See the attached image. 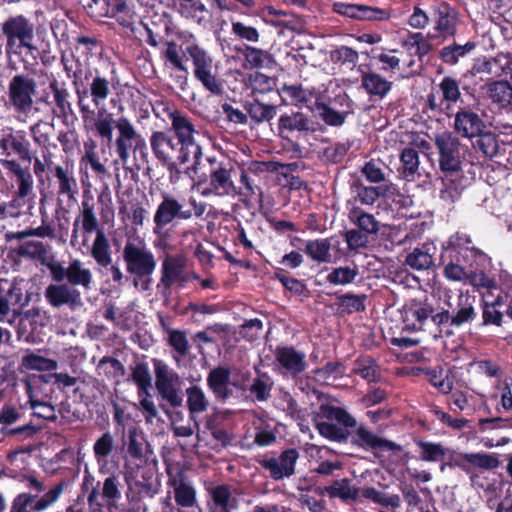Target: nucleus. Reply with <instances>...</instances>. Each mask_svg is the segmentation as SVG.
<instances>
[{
    "label": "nucleus",
    "mask_w": 512,
    "mask_h": 512,
    "mask_svg": "<svg viewBox=\"0 0 512 512\" xmlns=\"http://www.w3.org/2000/svg\"><path fill=\"white\" fill-rule=\"evenodd\" d=\"M171 125L162 131H153L149 137L150 148L154 157L170 173L179 175L183 167L197 171L202 160L201 145L196 140L199 134L191 118L174 110L169 114Z\"/></svg>",
    "instance_id": "nucleus-1"
},
{
    "label": "nucleus",
    "mask_w": 512,
    "mask_h": 512,
    "mask_svg": "<svg viewBox=\"0 0 512 512\" xmlns=\"http://www.w3.org/2000/svg\"><path fill=\"white\" fill-rule=\"evenodd\" d=\"M36 149L26 129L6 126L1 130L0 167L17 185L13 199L8 204L11 208H20L33 195L34 177L30 162Z\"/></svg>",
    "instance_id": "nucleus-2"
},
{
    "label": "nucleus",
    "mask_w": 512,
    "mask_h": 512,
    "mask_svg": "<svg viewBox=\"0 0 512 512\" xmlns=\"http://www.w3.org/2000/svg\"><path fill=\"white\" fill-rule=\"evenodd\" d=\"M88 129L94 130L108 145L113 143L115 153L124 168L130 159L131 151L140 152L143 157H147L146 141L127 117L121 116L115 120L111 113L101 108L98 109L94 125Z\"/></svg>",
    "instance_id": "nucleus-3"
},
{
    "label": "nucleus",
    "mask_w": 512,
    "mask_h": 512,
    "mask_svg": "<svg viewBox=\"0 0 512 512\" xmlns=\"http://www.w3.org/2000/svg\"><path fill=\"white\" fill-rule=\"evenodd\" d=\"M95 200L90 193L82 196L79 213L72 224L70 243L75 246L78 238H83V245H86L88 237L95 233V238L90 247V256L99 268H107L111 264V245L109 239L100 226L95 212Z\"/></svg>",
    "instance_id": "nucleus-4"
},
{
    "label": "nucleus",
    "mask_w": 512,
    "mask_h": 512,
    "mask_svg": "<svg viewBox=\"0 0 512 512\" xmlns=\"http://www.w3.org/2000/svg\"><path fill=\"white\" fill-rule=\"evenodd\" d=\"M189 207L179 198L168 192L161 193V200L153 214L152 232L156 236V246H165L171 237V231L181 222L193 218H201L206 210V204L189 198Z\"/></svg>",
    "instance_id": "nucleus-5"
},
{
    "label": "nucleus",
    "mask_w": 512,
    "mask_h": 512,
    "mask_svg": "<svg viewBox=\"0 0 512 512\" xmlns=\"http://www.w3.org/2000/svg\"><path fill=\"white\" fill-rule=\"evenodd\" d=\"M113 81L114 77L112 73L107 74L97 67L91 66L88 72L85 73L83 82L75 92V95L77 97L79 112L86 129L94 125L95 120H97L95 110L90 108L86 100L90 98L93 105L97 108L103 106L112 92Z\"/></svg>",
    "instance_id": "nucleus-6"
},
{
    "label": "nucleus",
    "mask_w": 512,
    "mask_h": 512,
    "mask_svg": "<svg viewBox=\"0 0 512 512\" xmlns=\"http://www.w3.org/2000/svg\"><path fill=\"white\" fill-rule=\"evenodd\" d=\"M122 258L127 273L133 278V286L143 292L150 291L153 284L152 275L157 266L153 252L142 242L128 240L124 245Z\"/></svg>",
    "instance_id": "nucleus-7"
},
{
    "label": "nucleus",
    "mask_w": 512,
    "mask_h": 512,
    "mask_svg": "<svg viewBox=\"0 0 512 512\" xmlns=\"http://www.w3.org/2000/svg\"><path fill=\"white\" fill-rule=\"evenodd\" d=\"M1 31L6 38L5 52L8 58V67L17 70L11 57L17 56L27 68V61L23 57V50H36L34 41V24L23 15L10 16L1 25Z\"/></svg>",
    "instance_id": "nucleus-8"
},
{
    "label": "nucleus",
    "mask_w": 512,
    "mask_h": 512,
    "mask_svg": "<svg viewBox=\"0 0 512 512\" xmlns=\"http://www.w3.org/2000/svg\"><path fill=\"white\" fill-rule=\"evenodd\" d=\"M183 56L192 62L193 76L213 96L225 93L224 80L217 75V66L210 53L196 43H188L182 50Z\"/></svg>",
    "instance_id": "nucleus-9"
},
{
    "label": "nucleus",
    "mask_w": 512,
    "mask_h": 512,
    "mask_svg": "<svg viewBox=\"0 0 512 512\" xmlns=\"http://www.w3.org/2000/svg\"><path fill=\"white\" fill-rule=\"evenodd\" d=\"M71 94L64 81L60 82L54 75L49 78L48 87L43 89L36 102L50 107L52 113L68 124L69 120H75L76 114L71 102Z\"/></svg>",
    "instance_id": "nucleus-10"
},
{
    "label": "nucleus",
    "mask_w": 512,
    "mask_h": 512,
    "mask_svg": "<svg viewBox=\"0 0 512 512\" xmlns=\"http://www.w3.org/2000/svg\"><path fill=\"white\" fill-rule=\"evenodd\" d=\"M37 82L34 77L25 73H17L8 82L7 96L9 107L18 114H28L35 104Z\"/></svg>",
    "instance_id": "nucleus-11"
},
{
    "label": "nucleus",
    "mask_w": 512,
    "mask_h": 512,
    "mask_svg": "<svg viewBox=\"0 0 512 512\" xmlns=\"http://www.w3.org/2000/svg\"><path fill=\"white\" fill-rule=\"evenodd\" d=\"M325 128L312 120L306 113L300 110H290L280 114L277 122V136L286 142H292L294 138L307 136L316 132H324Z\"/></svg>",
    "instance_id": "nucleus-12"
},
{
    "label": "nucleus",
    "mask_w": 512,
    "mask_h": 512,
    "mask_svg": "<svg viewBox=\"0 0 512 512\" xmlns=\"http://www.w3.org/2000/svg\"><path fill=\"white\" fill-rule=\"evenodd\" d=\"M153 365L155 387L158 396L172 408L182 406L183 397L181 395V379L179 374L170 369L169 366L160 359H153Z\"/></svg>",
    "instance_id": "nucleus-13"
},
{
    "label": "nucleus",
    "mask_w": 512,
    "mask_h": 512,
    "mask_svg": "<svg viewBox=\"0 0 512 512\" xmlns=\"http://www.w3.org/2000/svg\"><path fill=\"white\" fill-rule=\"evenodd\" d=\"M487 288L488 293L481 304L483 319L481 325L501 326L504 314L512 318V299H509V295L503 293L492 280H488Z\"/></svg>",
    "instance_id": "nucleus-14"
},
{
    "label": "nucleus",
    "mask_w": 512,
    "mask_h": 512,
    "mask_svg": "<svg viewBox=\"0 0 512 512\" xmlns=\"http://www.w3.org/2000/svg\"><path fill=\"white\" fill-rule=\"evenodd\" d=\"M434 145L439 154V167L445 174H458L461 171V143L450 131L437 133Z\"/></svg>",
    "instance_id": "nucleus-15"
},
{
    "label": "nucleus",
    "mask_w": 512,
    "mask_h": 512,
    "mask_svg": "<svg viewBox=\"0 0 512 512\" xmlns=\"http://www.w3.org/2000/svg\"><path fill=\"white\" fill-rule=\"evenodd\" d=\"M49 272L54 282L61 283L66 280V284L74 288L81 286L88 290L93 282L91 270L85 268L79 259H73L67 267L57 260L55 264L49 266Z\"/></svg>",
    "instance_id": "nucleus-16"
},
{
    "label": "nucleus",
    "mask_w": 512,
    "mask_h": 512,
    "mask_svg": "<svg viewBox=\"0 0 512 512\" xmlns=\"http://www.w3.org/2000/svg\"><path fill=\"white\" fill-rule=\"evenodd\" d=\"M207 160L210 164L209 192L219 197L236 196L237 187L231 177L232 165L215 157H208Z\"/></svg>",
    "instance_id": "nucleus-17"
},
{
    "label": "nucleus",
    "mask_w": 512,
    "mask_h": 512,
    "mask_svg": "<svg viewBox=\"0 0 512 512\" xmlns=\"http://www.w3.org/2000/svg\"><path fill=\"white\" fill-rule=\"evenodd\" d=\"M186 259L180 255H167L161 264V277L157 285L162 292L170 291L177 285L184 288L190 281L189 272L185 271Z\"/></svg>",
    "instance_id": "nucleus-18"
},
{
    "label": "nucleus",
    "mask_w": 512,
    "mask_h": 512,
    "mask_svg": "<svg viewBox=\"0 0 512 512\" xmlns=\"http://www.w3.org/2000/svg\"><path fill=\"white\" fill-rule=\"evenodd\" d=\"M430 18L434 30L444 39L453 38L457 34L459 13L445 1L434 2L430 7Z\"/></svg>",
    "instance_id": "nucleus-19"
},
{
    "label": "nucleus",
    "mask_w": 512,
    "mask_h": 512,
    "mask_svg": "<svg viewBox=\"0 0 512 512\" xmlns=\"http://www.w3.org/2000/svg\"><path fill=\"white\" fill-rule=\"evenodd\" d=\"M66 487L65 481H60L53 488L47 491L41 499L35 500L36 496L26 493L18 494L12 502L10 512H41L53 505Z\"/></svg>",
    "instance_id": "nucleus-20"
},
{
    "label": "nucleus",
    "mask_w": 512,
    "mask_h": 512,
    "mask_svg": "<svg viewBox=\"0 0 512 512\" xmlns=\"http://www.w3.org/2000/svg\"><path fill=\"white\" fill-rule=\"evenodd\" d=\"M402 320V331L416 332L424 329L434 307L427 301L411 299L399 310Z\"/></svg>",
    "instance_id": "nucleus-21"
},
{
    "label": "nucleus",
    "mask_w": 512,
    "mask_h": 512,
    "mask_svg": "<svg viewBox=\"0 0 512 512\" xmlns=\"http://www.w3.org/2000/svg\"><path fill=\"white\" fill-rule=\"evenodd\" d=\"M351 443L365 451H371L376 457L379 452H400L402 446L394 441L383 438L367 429L363 424L359 425L352 436Z\"/></svg>",
    "instance_id": "nucleus-22"
},
{
    "label": "nucleus",
    "mask_w": 512,
    "mask_h": 512,
    "mask_svg": "<svg viewBox=\"0 0 512 512\" xmlns=\"http://www.w3.org/2000/svg\"><path fill=\"white\" fill-rule=\"evenodd\" d=\"M44 296L47 303L53 308L66 306L70 310L75 311L83 306L81 292L77 288L63 282H55V284L48 285Z\"/></svg>",
    "instance_id": "nucleus-23"
},
{
    "label": "nucleus",
    "mask_w": 512,
    "mask_h": 512,
    "mask_svg": "<svg viewBox=\"0 0 512 512\" xmlns=\"http://www.w3.org/2000/svg\"><path fill=\"white\" fill-rule=\"evenodd\" d=\"M299 458V453L295 448H288L281 452L278 458H264L259 463L269 472L273 480L289 478L295 473V465Z\"/></svg>",
    "instance_id": "nucleus-24"
},
{
    "label": "nucleus",
    "mask_w": 512,
    "mask_h": 512,
    "mask_svg": "<svg viewBox=\"0 0 512 512\" xmlns=\"http://www.w3.org/2000/svg\"><path fill=\"white\" fill-rule=\"evenodd\" d=\"M333 11L339 15L357 20L383 21L390 18L388 10L362 4L335 2Z\"/></svg>",
    "instance_id": "nucleus-25"
},
{
    "label": "nucleus",
    "mask_w": 512,
    "mask_h": 512,
    "mask_svg": "<svg viewBox=\"0 0 512 512\" xmlns=\"http://www.w3.org/2000/svg\"><path fill=\"white\" fill-rule=\"evenodd\" d=\"M307 109L330 127H341L345 124L348 116L352 114L349 103L347 110H336L330 103L324 101L321 95H318L311 105H307Z\"/></svg>",
    "instance_id": "nucleus-26"
},
{
    "label": "nucleus",
    "mask_w": 512,
    "mask_h": 512,
    "mask_svg": "<svg viewBox=\"0 0 512 512\" xmlns=\"http://www.w3.org/2000/svg\"><path fill=\"white\" fill-rule=\"evenodd\" d=\"M231 370L226 366H217L211 369L207 375L206 382L209 390L212 392L214 398L222 403H225L233 395L231 385Z\"/></svg>",
    "instance_id": "nucleus-27"
},
{
    "label": "nucleus",
    "mask_w": 512,
    "mask_h": 512,
    "mask_svg": "<svg viewBox=\"0 0 512 512\" xmlns=\"http://www.w3.org/2000/svg\"><path fill=\"white\" fill-rule=\"evenodd\" d=\"M274 357L281 368L292 376H297L307 369L306 355L293 346L278 345Z\"/></svg>",
    "instance_id": "nucleus-28"
},
{
    "label": "nucleus",
    "mask_w": 512,
    "mask_h": 512,
    "mask_svg": "<svg viewBox=\"0 0 512 512\" xmlns=\"http://www.w3.org/2000/svg\"><path fill=\"white\" fill-rule=\"evenodd\" d=\"M454 129L463 138L472 139L486 130V124L478 113L460 108L455 114Z\"/></svg>",
    "instance_id": "nucleus-29"
},
{
    "label": "nucleus",
    "mask_w": 512,
    "mask_h": 512,
    "mask_svg": "<svg viewBox=\"0 0 512 512\" xmlns=\"http://www.w3.org/2000/svg\"><path fill=\"white\" fill-rule=\"evenodd\" d=\"M107 18L114 19L123 28L134 31L140 20L135 0H112Z\"/></svg>",
    "instance_id": "nucleus-30"
},
{
    "label": "nucleus",
    "mask_w": 512,
    "mask_h": 512,
    "mask_svg": "<svg viewBox=\"0 0 512 512\" xmlns=\"http://www.w3.org/2000/svg\"><path fill=\"white\" fill-rule=\"evenodd\" d=\"M161 58L166 65L176 68L179 73L174 76V82L181 91L188 87V69L184 64L183 57L179 53L178 45L174 41H166V49L161 52Z\"/></svg>",
    "instance_id": "nucleus-31"
},
{
    "label": "nucleus",
    "mask_w": 512,
    "mask_h": 512,
    "mask_svg": "<svg viewBox=\"0 0 512 512\" xmlns=\"http://www.w3.org/2000/svg\"><path fill=\"white\" fill-rule=\"evenodd\" d=\"M476 297L470 295H459L456 307L452 309V327L461 328L471 324L477 317Z\"/></svg>",
    "instance_id": "nucleus-32"
},
{
    "label": "nucleus",
    "mask_w": 512,
    "mask_h": 512,
    "mask_svg": "<svg viewBox=\"0 0 512 512\" xmlns=\"http://www.w3.org/2000/svg\"><path fill=\"white\" fill-rule=\"evenodd\" d=\"M185 392L189 419L197 424L198 417L208 411L210 401L199 385H191L186 388Z\"/></svg>",
    "instance_id": "nucleus-33"
},
{
    "label": "nucleus",
    "mask_w": 512,
    "mask_h": 512,
    "mask_svg": "<svg viewBox=\"0 0 512 512\" xmlns=\"http://www.w3.org/2000/svg\"><path fill=\"white\" fill-rule=\"evenodd\" d=\"M0 294L7 300L13 313L20 311L29 304L32 293L26 291L20 284L13 282L0 283Z\"/></svg>",
    "instance_id": "nucleus-34"
},
{
    "label": "nucleus",
    "mask_w": 512,
    "mask_h": 512,
    "mask_svg": "<svg viewBox=\"0 0 512 512\" xmlns=\"http://www.w3.org/2000/svg\"><path fill=\"white\" fill-rule=\"evenodd\" d=\"M352 373L360 376L369 384L378 383L382 379L380 364L374 357L366 354L355 359Z\"/></svg>",
    "instance_id": "nucleus-35"
},
{
    "label": "nucleus",
    "mask_w": 512,
    "mask_h": 512,
    "mask_svg": "<svg viewBox=\"0 0 512 512\" xmlns=\"http://www.w3.org/2000/svg\"><path fill=\"white\" fill-rule=\"evenodd\" d=\"M51 175L56 179L57 195L74 199L77 194V180L73 170L63 165H56Z\"/></svg>",
    "instance_id": "nucleus-36"
},
{
    "label": "nucleus",
    "mask_w": 512,
    "mask_h": 512,
    "mask_svg": "<svg viewBox=\"0 0 512 512\" xmlns=\"http://www.w3.org/2000/svg\"><path fill=\"white\" fill-rule=\"evenodd\" d=\"M435 253L436 247L433 243H424L407 254L405 263L415 270H427L434 266Z\"/></svg>",
    "instance_id": "nucleus-37"
},
{
    "label": "nucleus",
    "mask_w": 512,
    "mask_h": 512,
    "mask_svg": "<svg viewBox=\"0 0 512 512\" xmlns=\"http://www.w3.org/2000/svg\"><path fill=\"white\" fill-rule=\"evenodd\" d=\"M170 8L176 10L182 17L196 20L204 19L208 10L202 0H165Z\"/></svg>",
    "instance_id": "nucleus-38"
},
{
    "label": "nucleus",
    "mask_w": 512,
    "mask_h": 512,
    "mask_svg": "<svg viewBox=\"0 0 512 512\" xmlns=\"http://www.w3.org/2000/svg\"><path fill=\"white\" fill-rule=\"evenodd\" d=\"M393 83L376 72H362L361 86L370 96L384 98L392 89Z\"/></svg>",
    "instance_id": "nucleus-39"
},
{
    "label": "nucleus",
    "mask_w": 512,
    "mask_h": 512,
    "mask_svg": "<svg viewBox=\"0 0 512 512\" xmlns=\"http://www.w3.org/2000/svg\"><path fill=\"white\" fill-rule=\"evenodd\" d=\"M244 108L248 114V119L257 125L264 122H270L277 115V106L270 103H264L255 98L247 102Z\"/></svg>",
    "instance_id": "nucleus-40"
},
{
    "label": "nucleus",
    "mask_w": 512,
    "mask_h": 512,
    "mask_svg": "<svg viewBox=\"0 0 512 512\" xmlns=\"http://www.w3.org/2000/svg\"><path fill=\"white\" fill-rule=\"evenodd\" d=\"M351 483V479L342 478L340 480L333 481L331 485L326 486L325 490L331 499L339 498L345 503L350 501L356 502L359 498V488Z\"/></svg>",
    "instance_id": "nucleus-41"
},
{
    "label": "nucleus",
    "mask_w": 512,
    "mask_h": 512,
    "mask_svg": "<svg viewBox=\"0 0 512 512\" xmlns=\"http://www.w3.org/2000/svg\"><path fill=\"white\" fill-rule=\"evenodd\" d=\"M348 219L360 231L368 235L377 234L380 230V223L373 214L365 212L360 207H353L348 212Z\"/></svg>",
    "instance_id": "nucleus-42"
},
{
    "label": "nucleus",
    "mask_w": 512,
    "mask_h": 512,
    "mask_svg": "<svg viewBox=\"0 0 512 512\" xmlns=\"http://www.w3.org/2000/svg\"><path fill=\"white\" fill-rule=\"evenodd\" d=\"M400 163V177L406 181H414L420 165L418 150L412 147L404 148L400 153Z\"/></svg>",
    "instance_id": "nucleus-43"
},
{
    "label": "nucleus",
    "mask_w": 512,
    "mask_h": 512,
    "mask_svg": "<svg viewBox=\"0 0 512 512\" xmlns=\"http://www.w3.org/2000/svg\"><path fill=\"white\" fill-rule=\"evenodd\" d=\"M352 190L356 193V199L364 205H373L380 197H386L389 186H366L360 180L353 182Z\"/></svg>",
    "instance_id": "nucleus-44"
},
{
    "label": "nucleus",
    "mask_w": 512,
    "mask_h": 512,
    "mask_svg": "<svg viewBox=\"0 0 512 512\" xmlns=\"http://www.w3.org/2000/svg\"><path fill=\"white\" fill-rule=\"evenodd\" d=\"M475 48L476 43L474 41H467L465 44L453 42L447 46H444L439 51L438 57L444 64L453 66L459 62L460 58L465 57Z\"/></svg>",
    "instance_id": "nucleus-45"
},
{
    "label": "nucleus",
    "mask_w": 512,
    "mask_h": 512,
    "mask_svg": "<svg viewBox=\"0 0 512 512\" xmlns=\"http://www.w3.org/2000/svg\"><path fill=\"white\" fill-rule=\"evenodd\" d=\"M18 254L22 257H28L40 262V264L49 270L51 264H55L57 260L47 258L48 250L46 245L41 241H27L22 243L18 248Z\"/></svg>",
    "instance_id": "nucleus-46"
},
{
    "label": "nucleus",
    "mask_w": 512,
    "mask_h": 512,
    "mask_svg": "<svg viewBox=\"0 0 512 512\" xmlns=\"http://www.w3.org/2000/svg\"><path fill=\"white\" fill-rule=\"evenodd\" d=\"M317 417L327 419L328 422L336 421L345 428L356 426V420L344 408L331 404H321Z\"/></svg>",
    "instance_id": "nucleus-47"
},
{
    "label": "nucleus",
    "mask_w": 512,
    "mask_h": 512,
    "mask_svg": "<svg viewBox=\"0 0 512 512\" xmlns=\"http://www.w3.org/2000/svg\"><path fill=\"white\" fill-rule=\"evenodd\" d=\"M38 150H35L34 158L32 157L30 162V170L32 172V177L35 175L39 184H44L45 176H47V180H49V175L53 172V168H55V164L52 160L51 152H42V158L38 157Z\"/></svg>",
    "instance_id": "nucleus-48"
},
{
    "label": "nucleus",
    "mask_w": 512,
    "mask_h": 512,
    "mask_svg": "<svg viewBox=\"0 0 512 512\" xmlns=\"http://www.w3.org/2000/svg\"><path fill=\"white\" fill-rule=\"evenodd\" d=\"M331 242L328 238L308 240L304 253L317 263L331 262Z\"/></svg>",
    "instance_id": "nucleus-49"
},
{
    "label": "nucleus",
    "mask_w": 512,
    "mask_h": 512,
    "mask_svg": "<svg viewBox=\"0 0 512 512\" xmlns=\"http://www.w3.org/2000/svg\"><path fill=\"white\" fill-rule=\"evenodd\" d=\"M488 95L499 107H508L512 103V85L507 80L493 81L488 84Z\"/></svg>",
    "instance_id": "nucleus-50"
},
{
    "label": "nucleus",
    "mask_w": 512,
    "mask_h": 512,
    "mask_svg": "<svg viewBox=\"0 0 512 512\" xmlns=\"http://www.w3.org/2000/svg\"><path fill=\"white\" fill-rule=\"evenodd\" d=\"M429 383L439 392L449 394L454 386V375L449 370L429 369L426 372Z\"/></svg>",
    "instance_id": "nucleus-51"
},
{
    "label": "nucleus",
    "mask_w": 512,
    "mask_h": 512,
    "mask_svg": "<svg viewBox=\"0 0 512 512\" xmlns=\"http://www.w3.org/2000/svg\"><path fill=\"white\" fill-rule=\"evenodd\" d=\"M61 63L67 78L72 80V86L76 92L83 82L85 73L88 72L91 66L84 65L79 60H70L65 56H62Z\"/></svg>",
    "instance_id": "nucleus-52"
},
{
    "label": "nucleus",
    "mask_w": 512,
    "mask_h": 512,
    "mask_svg": "<svg viewBox=\"0 0 512 512\" xmlns=\"http://www.w3.org/2000/svg\"><path fill=\"white\" fill-rule=\"evenodd\" d=\"M351 147L352 144L349 141L332 143L319 152V159L325 164H339Z\"/></svg>",
    "instance_id": "nucleus-53"
},
{
    "label": "nucleus",
    "mask_w": 512,
    "mask_h": 512,
    "mask_svg": "<svg viewBox=\"0 0 512 512\" xmlns=\"http://www.w3.org/2000/svg\"><path fill=\"white\" fill-rule=\"evenodd\" d=\"M27 131L30 133V142L40 147L42 152H50L51 126L42 121H38L30 125Z\"/></svg>",
    "instance_id": "nucleus-54"
},
{
    "label": "nucleus",
    "mask_w": 512,
    "mask_h": 512,
    "mask_svg": "<svg viewBox=\"0 0 512 512\" xmlns=\"http://www.w3.org/2000/svg\"><path fill=\"white\" fill-rule=\"evenodd\" d=\"M337 307L342 313L352 314L355 312H363L366 309L365 301L367 296L365 294L345 293L337 295Z\"/></svg>",
    "instance_id": "nucleus-55"
},
{
    "label": "nucleus",
    "mask_w": 512,
    "mask_h": 512,
    "mask_svg": "<svg viewBox=\"0 0 512 512\" xmlns=\"http://www.w3.org/2000/svg\"><path fill=\"white\" fill-rule=\"evenodd\" d=\"M97 142L93 139H88L84 142V155L80 163L90 166L96 175H104L106 173L105 165L100 161L97 152Z\"/></svg>",
    "instance_id": "nucleus-56"
},
{
    "label": "nucleus",
    "mask_w": 512,
    "mask_h": 512,
    "mask_svg": "<svg viewBox=\"0 0 512 512\" xmlns=\"http://www.w3.org/2000/svg\"><path fill=\"white\" fill-rule=\"evenodd\" d=\"M315 427L322 437L337 443L347 442L350 435L348 428L328 421H317Z\"/></svg>",
    "instance_id": "nucleus-57"
},
{
    "label": "nucleus",
    "mask_w": 512,
    "mask_h": 512,
    "mask_svg": "<svg viewBox=\"0 0 512 512\" xmlns=\"http://www.w3.org/2000/svg\"><path fill=\"white\" fill-rule=\"evenodd\" d=\"M21 367L25 370L53 371L57 369L58 363L56 360L28 353L22 357Z\"/></svg>",
    "instance_id": "nucleus-58"
},
{
    "label": "nucleus",
    "mask_w": 512,
    "mask_h": 512,
    "mask_svg": "<svg viewBox=\"0 0 512 512\" xmlns=\"http://www.w3.org/2000/svg\"><path fill=\"white\" fill-rule=\"evenodd\" d=\"M273 278L278 280L293 295L306 298L310 296V290L304 281L288 276L282 269L275 271Z\"/></svg>",
    "instance_id": "nucleus-59"
},
{
    "label": "nucleus",
    "mask_w": 512,
    "mask_h": 512,
    "mask_svg": "<svg viewBox=\"0 0 512 512\" xmlns=\"http://www.w3.org/2000/svg\"><path fill=\"white\" fill-rule=\"evenodd\" d=\"M131 379L136 384L139 395L149 394V389L152 387V377L147 363H136L131 369Z\"/></svg>",
    "instance_id": "nucleus-60"
},
{
    "label": "nucleus",
    "mask_w": 512,
    "mask_h": 512,
    "mask_svg": "<svg viewBox=\"0 0 512 512\" xmlns=\"http://www.w3.org/2000/svg\"><path fill=\"white\" fill-rule=\"evenodd\" d=\"M416 445L420 448L419 458L422 461L438 462L446 456L447 449L441 443L418 440Z\"/></svg>",
    "instance_id": "nucleus-61"
},
{
    "label": "nucleus",
    "mask_w": 512,
    "mask_h": 512,
    "mask_svg": "<svg viewBox=\"0 0 512 512\" xmlns=\"http://www.w3.org/2000/svg\"><path fill=\"white\" fill-rule=\"evenodd\" d=\"M454 175L445 174L443 188L440 190V198L448 203L457 201L464 189L461 178H453Z\"/></svg>",
    "instance_id": "nucleus-62"
},
{
    "label": "nucleus",
    "mask_w": 512,
    "mask_h": 512,
    "mask_svg": "<svg viewBox=\"0 0 512 512\" xmlns=\"http://www.w3.org/2000/svg\"><path fill=\"white\" fill-rule=\"evenodd\" d=\"M242 55L253 68L269 67L273 61V57L268 51L249 45L245 46Z\"/></svg>",
    "instance_id": "nucleus-63"
},
{
    "label": "nucleus",
    "mask_w": 512,
    "mask_h": 512,
    "mask_svg": "<svg viewBox=\"0 0 512 512\" xmlns=\"http://www.w3.org/2000/svg\"><path fill=\"white\" fill-rule=\"evenodd\" d=\"M211 498L215 504L212 512H230L234 506L230 505L231 492L228 485H218L211 490Z\"/></svg>",
    "instance_id": "nucleus-64"
}]
</instances>
